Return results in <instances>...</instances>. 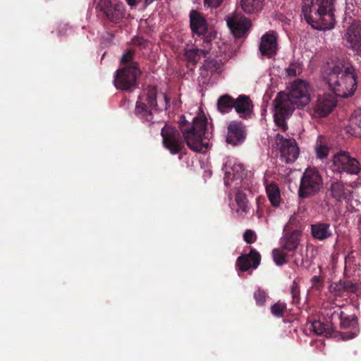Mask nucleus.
<instances>
[{
    "label": "nucleus",
    "mask_w": 361,
    "mask_h": 361,
    "mask_svg": "<svg viewBox=\"0 0 361 361\" xmlns=\"http://www.w3.org/2000/svg\"><path fill=\"white\" fill-rule=\"evenodd\" d=\"M207 124L204 116L194 118L192 123L187 121L183 116L179 123V130L165 124L161 129L163 146L173 155L179 154V159H182L183 155L186 154L185 143L191 150L201 152L209 146L208 142H203Z\"/></svg>",
    "instance_id": "f257e3e1"
},
{
    "label": "nucleus",
    "mask_w": 361,
    "mask_h": 361,
    "mask_svg": "<svg viewBox=\"0 0 361 361\" xmlns=\"http://www.w3.org/2000/svg\"><path fill=\"white\" fill-rule=\"evenodd\" d=\"M309 87L306 81L298 79L291 84L288 94L280 92L274 99V123L283 132L287 130L286 120L292 115L295 106L303 108L310 102Z\"/></svg>",
    "instance_id": "f03ea898"
},
{
    "label": "nucleus",
    "mask_w": 361,
    "mask_h": 361,
    "mask_svg": "<svg viewBox=\"0 0 361 361\" xmlns=\"http://www.w3.org/2000/svg\"><path fill=\"white\" fill-rule=\"evenodd\" d=\"M322 77L337 97H350L357 88L355 69L343 59L326 62L323 67Z\"/></svg>",
    "instance_id": "7ed1b4c3"
},
{
    "label": "nucleus",
    "mask_w": 361,
    "mask_h": 361,
    "mask_svg": "<svg viewBox=\"0 0 361 361\" xmlns=\"http://www.w3.org/2000/svg\"><path fill=\"white\" fill-rule=\"evenodd\" d=\"M336 0H302L301 12L307 24L318 30H331L336 25Z\"/></svg>",
    "instance_id": "20e7f679"
},
{
    "label": "nucleus",
    "mask_w": 361,
    "mask_h": 361,
    "mask_svg": "<svg viewBox=\"0 0 361 361\" xmlns=\"http://www.w3.org/2000/svg\"><path fill=\"white\" fill-rule=\"evenodd\" d=\"M157 87L153 85H147L139 94L135 103V115L143 123H149V126L159 125V122L154 121L153 111H161L167 109L170 106V99L166 94H163L164 103L159 106L157 102Z\"/></svg>",
    "instance_id": "39448f33"
},
{
    "label": "nucleus",
    "mask_w": 361,
    "mask_h": 361,
    "mask_svg": "<svg viewBox=\"0 0 361 361\" xmlns=\"http://www.w3.org/2000/svg\"><path fill=\"white\" fill-rule=\"evenodd\" d=\"M323 187V178L316 168L305 170L300 183L298 196L305 199L316 195Z\"/></svg>",
    "instance_id": "423d86ee"
},
{
    "label": "nucleus",
    "mask_w": 361,
    "mask_h": 361,
    "mask_svg": "<svg viewBox=\"0 0 361 361\" xmlns=\"http://www.w3.org/2000/svg\"><path fill=\"white\" fill-rule=\"evenodd\" d=\"M141 74L137 63L126 66L116 71L114 83L117 90L130 91L137 86V79Z\"/></svg>",
    "instance_id": "0eeeda50"
},
{
    "label": "nucleus",
    "mask_w": 361,
    "mask_h": 361,
    "mask_svg": "<svg viewBox=\"0 0 361 361\" xmlns=\"http://www.w3.org/2000/svg\"><path fill=\"white\" fill-rule=\"evenodd\" d=\"M331 166L332 171L341 173L357 175L361 171L359 161L349 155L346 152H341L334 155Z\"/></svg>",
    "instance_id": "6e6552de"
},
{
    "label": "nucleus",
    "mask_w": 361,
    "mask_h": 361,
    "mask_svg": "<svg viewBox=\"0 0 361 361\" xmlns=\"http://www.w3.org/2000/svg\"><path fill=\"white\" fill-rule=\"evenodd\" d=\"M343 27H346L343 36L346 46L361 54V21L350 18H345Z\"/></svg>",
    "instance_id": "1a4fd4ad"
},
{
    "label": "nucleus",
    "mask_w": 361,
    "mask_h": 361,
    "mask_svg": "<svg viewBox=\"0 0 361 361\" xmlns=\"http://www.w3.org/2000/svg\"><path fill=\"white\" fill-rule=\"evenodd\" d=\"M335 95L334 93L318 95L313 107V116L316 118H324L331 114L337 105Z\"/></svg>",
    "instance_id": "9d476101"
},
{
    "label": "nucleus",
    "mask_w": 361,
    "mask_h": 361,
    "mask_svg": "<svg viewBox=\"0 0 361 361\" xmlns=\"http://www.w3.org/2000/svg\"><path fill=\"white\" fill-rule=\"evenodd\" d=\"M276 140L280 145L281 158L286 163L294 162L298 157L299 148L295 140L293 138H284L283 135L277 134Z\"/></svg>",
    "instance_id": "9b49d317"
},
{
    "label": "nucleus",
    "mask_w": 361,
    "mask_h": 361,
    "mask_svg": "<svg viewBox=\"0 0 361 361\" xmlns=\"http://www.w3.org/2000/svg\"><path fill=\"white\" fill-rule=\"evenodd\" d=\"M101 11L113 23H118L124 16V6L122 3L114 4L111 1L102 0L99 3Z\"/></svg>",
    "instance_id": "f8f14e48"
},
{
    "label": "nucleus",
    "mask_w": 361,
    "mask_h": 361,
    "mask_svg": "<svg viewBox=\"0 0 361 361\" xmlns=\"http://www.w3.org/2000/svg\"><path fill=\"white\" fill-rule=\"evenodd\" d=\"M245 126L240 121H231L228 126L226 142L233 146L241 144L245 139Z\"/></svg>",
    "instance_id": "ddd939ff"
},
{
    "label": "nucleus",
    "mask_w": 361,
    "mask_h": 361,
    "mask_svg": "<svg viewBox=\"0 0 361 361\" xmlns=\"http://www.w3.org/2000/svg\"><path fill=\"white\" fill-rule=\"evenodd\" d=\"M261 262V255L255 249L251 248L248 254L238 257L236 264L241 271H247L250 268L257 269Z\"/></svg>",
    "instance_id": "4468645a"
},
{
    "label": "nucleus",
    "mask_w": 361,
    "mask_h": 361,
    "mask_svg": "<svg viewBox=\"0 0 361 361\" xmlns=\"http://www.w3.org/2000/svg\"><path fill=\"white\" fill-rule=\"evenodd\" d=\"M254 105L250 97L245 94H240L235 99L234 109L239 118L249 119L253 114Z\"/></svg>",
    "instance_id": "2eb2a0df"
},
{
    "label": "nucleus",
    "mask_w": 361,
    "mask_h": 361,
    "mask_svg": "<svg viewBox=\"0 0 361 361\" xmlns=\"http://www.w3.org/2000/svg\"><path fill=\"white\" fill-rule=\"evenodd\" d=\"M262 56L271 58L277 52V37L274 32H267L262 35L259 47Z\"/></svg>",
    "instance_id": "dca6fc26"
},
{
    "label": "nucleus",
    "mask_w": 361,
    "mask_h": 361,
    "mask_svg": "<svg viewBox=\"0 0 361 361\" xmlns=\"http://www.w3.org/2000/svg\"><path fill=\"white\" fill-rule=\"evenodd\" d=\"M301 235L302 231L298 229L285 233L280 240L281 249L291 252L295 251L300 245Z\"/></svg>",
    "instance_id": "f3484780"
},
{
    "label": "nucleus",
    "mask_w": 361,
    "mask_h": 361,
    "mask_svg": "<svg viewBox=\"0 0 361 361\" xmlns=\"http://www.w3.org/2000/svg\"><path fill=\"white\" fill-rule=\"evenodd\" d=\"M190 26L192 32L200 36L207 32L208 25L204 16L197 11L190 12Z\"/></svg>",
    "instance_id": "a211bd4d"
},
{
    "label": "nucleus",
    "mask_w": 361,
    "mask_h": 361,
    "mask_svg": "<svg viewBox=\"0 0 361 361\" xmlns=\"http://www.w3.org/2000/svg\"><path fill=\"white\" fill-rule=\"evenodd\" d=\"M311 235L313 239L324 241L333 235V231L329 223L319 221L311 224Z\"/></svg>",
    "instance_id": "6ab92c4d"
},
{
    "label": "nucleus",
    "mask_w": 361,
    "mask_h": 361,
    "mask_svg": "<svg viewBox=\"0 0 361 361\" xmlns=\"http://www.w3.org/2000/svg\"><path fill=\"white\" fill-rule=\"evenodd\" d=\"M329 190L333 198L338 202L349 200L351 197V190L341 180H335L331 183Z\"/></svg>",
    "instance_id": "aec40b11"
},
{
    "label": "nucleus",
    "mask_w": 361,
    "mask_h": 361,
    "mask_svg": "<svg viewBox=\"0 0 361 361\" xmlns=\"http://www.w3.org/2000/svg\"><path fill=\"white\" fill-rule=\"evenodd\" d=\"M227 24L235 38L242 37L251 26L250 20L245 18L229 20Z\"/></svg>",
    "instance_id": "412c9836"
},
{
    "label": "nucleus",
    "mask_w": 361,
    "mask_h": 361,
    "mask_svg": "<svg viewBox=\"0 0 361 361\" xmlns=\"http://www.w3.org/2000/svg\"><path fill=\"white\" fill-rule=\"evenodd\" d=\"M332 319H338L341 329L354 328L357 324V318L355 315H347L343 311H334Z\"/></svg>",
    "instance_id": "4be33fe9"
},
{
    "label": "nucleus",
    "mask_w": 361,
    "mask_h": 361,
    "mask_svg": "<svg viewBox=\"0 0 361 361\" xmlns=\"http://www.w3.org/2000/svg\"><path fill=\"white\" fill-rule=\"evenodd\" d=\"M235 98L228 94L220 96L216 102L217 109L223 114H228L234 109Z\"/></svg>",
    "instance_id": "5701e85b"
},
{
    "label": "nucleus",
    "mask_w": 361,
    "mask_h": 361,
    "mask_svg": "<svg viewBox=\"0 0 361 361\" xmlns=\"http://www.w3.org/2000/svg\"><path fill=\"white\" fill-rule=\"evenodd\" d=\"M348 132L356 137H361V109L354 111L349 120Z\"/></svg>",
    "instance_id": "b1692460"
},
{
    "label": "nucleus",
    "mask_w": 361,
    "mask_h": 361,
    "mask_svg": "<svg viewBox=\"0 0 361 361\" xmlns=\"http://www.w3.org/2000/svg\"><path fill=\"white\" fill-rule=\"evenodd\" d=\"M264 1V0H241L240 6L245 13L252 14L262 9Z\"/></svg>",
    "instance_id": "393cba45"
},
{
    "label": "nucleus",
    "mask_w": 361,
    "mask_h": 361,
    "mask_svg": "<svg viewBox=\"0 0 361 361\" xmlns=\"http://www.w3.org/2000/svg\"><path fill=\"white\" fill-rule=\"evenodd\" d=\"M312 330L317 335L325 336H331L333 332V324L331 322H323L319 320L314 321L311 324Z\"/></svg>",
    "instance_id": "a878e982"
},
{
    "label": "nucleus",
    "mask_w": 361,
    "mask_h": 361,
    "mask_svg": "<svg viewBox=\"0 0 361 361\" xmlns=\"http://www.w3.org/2000/svg\"><path fill=\"white\" fill-rule=\"evenodd\" d=\"M231 171H226L224 184L229 185V180H238L242 178L245 175V169L242 164H235L231 169Z\"/></svg>",
    "instance_id": "bb28decb"
},
{
    "label": "nucleus",
    "mask_w": 361,
    "mask_h": 361,
    "mask_svg": "<svg viewBox=\"0 0 361 361\" xmlns=\"http://www.w3.org/2000/svg\"><path fill=\"white\" fill-rule=\"evenodd\" d=\"M266 192L271 205L278 207L281 202V195L279 187L274 183H270L266 186Z\"/></svg>",
    "instance_id": "cd10ccee"
},
{
    "label": "nucleus",
    "mask_w": 361,
    "mask_h": 361,
    "mask_svg": "<svg viewBox=\"0 0 361 361\" xmlns=\"http://www.w3.org/2000/svg\"><path fill=\"white\" fill-rule=\"evenodd\" d=\"M184 56L189 65L195 66L201 57L204 56V51H201L200 49H187Z\"/></svg>",
    "instance_id": "c85d7f7f"
},
{
    "label": "nucleus",
    "mask_w": 361,
    "mask_h": 361,
    "mask_svg": "<svg viewBox=\"0 0 361 361\" xmlns=\"http://www.w3.org/2000/svg\"><path fill=\"white\" fill-rule=\"evenodd\" d=\"M235 202L239 208L244 213L249 212L248 200L246 195L242 191H238L235 197Z\"/></svg>",
    "instance_id": "c756f323"
},
{
    "label": "nucleus",
    "mask_w": 361,
    "mask_h": 361,
    "mask_svg": "<svg viewBox=\"0 0 361 361\" xmlns=\"http://www.w3.org/2000/svg\"><path fill=\"white\" fill-rule=\"evenodd\" d=\"M283 250L277 248L272 250L274 261L278 266H282L288 262V255Z\"/></svg>",
    "instance_id": "7c9ffc66"
},
{
    "label": "nucleus",
    "mask_w": 361,
    "mask_h": 361,
    "mask_svg": "<svg viewBox=\"0 0 361 361\" xmlns=\"http://www.w3.org/2000/svg\"><path fill=\"white\" fill-rule=\"evenodd\" d=\"M286 309V305L281 302L275 303L270 308L271 314L277 317H283Z\"/></svg>",
    "instance_id": "2f4dec72"
},
{
    "label": "nucleus",
    "mask_w": 361,
    "mask_h": 361,
    "mask_svg": "<svg viewBox=\"0 0 361 361\" xmlns=\"http://www.w3.org/2000/svg\"><path fill=\"white\" fill-rule=\"evenodd\" d=\"M201 39L202 40V49H200L201 51H204V56H206L212 47V35H201Z\"/></svg>",
    "instance_id": "473e14b6"
},
{
    "label": "nucleus",
    "mask_w": 361,
    "mask_h": 361,
    "mask_svg": "<svg viewBox=\"0 0 361 361\" xmlns=\"http://www.w3.org/2000/svg\"><path fill=\"white\" fill-rule=\"evenodd\" d=\"M290 294L293 304H298L300 302V287L295 281H293L290 286Z\"/></svg>",
    "instance_id": "72a5a7b5"
},
{
    "label": "nucleus",
    "mask_w": 361,
    "mask_h": 361,
    "mask_svg": "<svg viewBox=\"0 0 361 361\" xmlns=\"http://www.w3.org/2000/svg\"><path fill=\"white\" fill-rule=\"evenodd\" d=\"M336 288H337L338 290H343L350 293H355L357 290L355 284L350 281L341 282L339 284H336Z\"/></svg>",
    "instance_id": "f704fd0d"
},
{
    "label": "nucleus",
    "mask_w": 361,
    "mask_h": 361,
    "mask_svg": "<svg viewBox=\"0 0 361 361\" xmlns=\"http://www.w3.org/2000/svg\"><path fill=\"white\" fill-rule=\"evenodd\" d=\"M267 293L265 291L261 288H258L255 293H254V298L256 301V304L259 306L264 305L266 299H267Z\"/></svg>",
    "instance_id": "c9c22d12"
},
{
    "label": "nucleus",
    "mask_w": 361,
    "mask_h": 361,
    "mask_svg": "<svg viewBox=\"0 0 361 361\" xmlns=\"http://www.w3.org/2000/svg\"><path fill=\"white\" fill-rule=\"evenodd\" d=\"M288 75L295 77L302 72L300 64L298 63H293L286 69Z\"/></svg>",
    "instance_id": "e433bc0d"
},
{
    "label": "nucleus",
    "mask_w": 361,
    "mask_h": 361,
    "mask_svg": "<svg viewBox=\"0 0 361 361\" xmlns=\"http://www.w3.org/2000/svg\"><path fill=\"white\" fill-rule=\"evenodd\" d=\"M135 54V52L130 49L127 50L125 51L121 57V63H123L125 66H130L133 63H136L135 61H133V56Z\"/></svg>",
    "instance_id": "4c0bfd02"
},
{
    "label": "nucleus",
    "mask_w": 361,
    "mask_h": 361,
    "mask_svg": "<svg viewBox=\"0 0 361 361\" xmlns=\"http://www.w3.org/2000/svg\"><path fill=\"white\" fill-rule=\"evenodd\" d=\"M243 239L247 244L253 243L257 240V235L255 231L248 229L243 234Z\"/></svg>",
    "instance_id": "58836bf2"
},
{
    "label": "nucleus",
    "mask_w": 361,
    "mask_h": 361,
    "mask_svg": "<svg viewBox=\"0 0 361 361\" xmlns=\"http://www.w3.org/2000/svg\"><path fill=\"white\" fill-rule=\"evenodd\" d=\"M329 149L326 145H319L316 147L317 157L319 159L326 158L329 154Z\"/></svg>",
    "instance_id": "ea45409f"
},
{
    "label": "nucleus",
    "mask_w": 361,
    "mask_h": 361,
    "mask_svg": "<svg viewBox=\"0 0 361 361\" xmlns=\"http://www.w3.org/2000/svg\"><path fill=\"white\" fill-rule=\"evenodd\" d=\"M147 43L148 41L144 39L142 37L136 36L132 39V44L141 48H145Z\"/></svg>",
    "instance_id": "a19ab883"
},
{
    "label": "nucleus",
    "mask_w": 361,
    "mask_h": 361,
    "mask_svg": "<svg viewBox=\"0 0 361 361\" xmlns=\"http://www.w3.org/2000/svg\"><path fill=\"white\" fill-rule=\"evenodd\" d=\"M223 1L224 0H204V4L210 8H217Z\"/></svg>",
    "instance_id": "79ce46f5"
},
{
    "label": "nucleus",
    "mask_w": 361,
    "mask_h": 361,
    "mask_svg": "<svg viewBox=\"0 0 361 361\" xmlns=\"http://www.w3.org/2000/svg\"><path fill=\"white\" fill-rule=\"evenodd\" d=\"M311 281H312V287H314L317 289H319L322 285V280L318 276H314L312 278Z\"/></svg>",
    "instance_id": "37998d69"
},
{
    "label": "nucleus",
    "mask_w": 361,
    "mask_h": 361,
    "mask_svg": "<svg viewBox=\"0 0 361 361\" xmlns=\"http://www.w3.org/2000/svg\"><path fill=\"white\" fill-rule=\"evenodd\" d=\"M137 1L138 0H126L127 4L131 7L136 6L137 4Z\"/></svg>",
    "instance_id": "c03bdc74"
},
{
    "label": "nucleus",
    "mask_w": 361,
    "mask_h": 361,
    "mask_svg": "<svg viewBox=\"0 0 361 361\" xmlns=\"http://www.w3.org/2000/svg\"><path fill=\"white\" fill-rule=\"evenodd\" d=\"M295 217H291V218L290 219V220H289V224H292V223H293V221H295Z\"/></svg>",
    "instance_id": "a18cd8bd"
}]
</instances>
